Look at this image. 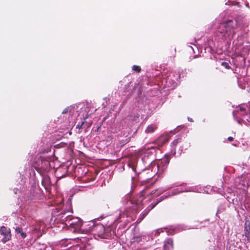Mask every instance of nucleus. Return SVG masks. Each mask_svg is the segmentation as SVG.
<instances>
[{"mask_svg": "<svg viewBox=\"0 0 250 250\" xmlns=\"http://www.w3.org/2000/svg\"><path fill=\"white\" fill-rule=\"evenodd\" d=\"M180 75L179 71H169L163 70L160 74H157V86L162 87L165 91L174 89L178 84Z\"/></svg>", "mask_w": 250, "mask_h": 250, "instance_id": "f257e3e1", "label": "nucleus"}, {"mask_svg": "<svg viewBox=\"0 0 250 250\" xmlns=\"http://www.w3.org/2000/svg\"><path fill=\"white\" fill-rule=\"evenodd\" d=\"M237 26L236 21L228 20L220 24L217 28V33L222 39L231 40L236 33Z\"/></svg>", "mask_w": 250, "mask_h": 250, "instance_id": "f03ea898", "label": "nucleus"}, {"mask_svg": "<svg viewBox=\"0 0 250 250\" xmlns=\"http://www.w3.org/2000/svg\"><path fill=\"white\" fill-rule=\"evenodd\" d=\"M145 190H143L138 194L132 197L127 202L128 208L126 210L131 213H137L142 208L143 201L145 199Z\"/></svg>", "mask_w": 250, "mask_h": 250, "instance_id": "7ed1b4c3", "label": "nucleus"}, {"mask_svg": "<svg viewBox=\"0 0 250 250\" xmlns=\"http://www.w3.org/2000/svg\"><path fill=\"white\" fill-rule=\"evenodd\" d=\"M72 213V210L71 211H62L59 216L62 221H65V224L70 228H74V231H75L80 229L83 223L80 218L73 217L70 214Z\"/></svg>", "mask_w": 250, "mask_h": 250, "instance_id": "20e7f679", "label": "nucleus"}, {"mask_svg": "<svg viewBox=\"0 0 250 250\" xmlns=\"http://www.w3.org/2000/svg\"><path fill=\"white\" fill-rule=\"evenodd\" d=\"M233 118L239 124H244L246 125L250 126V114L243 106L237 107L233 112Z\"/></svg>", "mask_w": 250, "mask_h": 250, "instance_id": "39448f33", "label": "nucleus"}, {"mask_svg": "<svg viewBox=\"0 0 250 250\" xmlns=\"http://www.w3.org/2000/svg\"><path fill=\"white\" fill-rule=\"evenodd\" d=\"M169 162V158L165 154L164 158L157 159V178L162 176V173L167 168Z\"/></svg>", "mask_w": 250, "mask_h": 250, "instance_id": "423d86ee", "label": "nucleus"}, {"mask_svg": "<svg viewBox=\"0 0 250 250\" xmlns=\"http://www.w3.org/2000/svg\"><path fill=\"white\" fill-rule=\"evenodd\" d=\"M0 235L3 237L1 241L2 243H5L9 241L11 239V234L10 229L4 226L0 227Z\"/></svg>", "mask_w": 250, "mask_h": 250, "instance_id": "0eeeda50", "label": "nucleus"}, {"mask_svg": "<svg viewBox=\"0 0 250 250\" xmlns=\"http://www.w3.org/2000/svg\"><path fill=\"white\" fill-rule=\"evenodd\" d=\"M170 137L168 134L162 135L157 139V148L159 146H162L167 141Z\"/></svg>", "mask_w": 250, "mask_h": 250, "instance_id": "6e6552de", "label": "nucleus"}, {"mask_svg": "<svg viewBox=\"0 0 250 250\" xmlns=\"http://www.w3.org/2000/svg\"><path fill=\"white\" fill-rule=\"evenodd\" d=\"M173 249V242L171 238L167 239L164 242V250H172Z\"/></svg>", "mask_w": 250, "mask_h": 250, "instance_id": "1a4fd4ad", "label": "nucleus"}, {"mask_svg": "<svg viewBox=\"0 0 250 250\" xmlns=\"http://www.w3.org/2000/svg\"><path fill=\"white\" fill-rule=\"evenodd\" d=\"M181 138L180 137H177L171 143V153L174 155H176L175 147L177 145L181 142Z\"/></svg>", "mask_w": 250, "mask_h": 250, "instance_id": "9d476101", "label": "nucleus"}, {"mask_svg": "<svg viewBox=\"0 0 250 250\" xmlns=\"http://www.w3.org/2000/svg\"><path fill=\"white\" fill-rule=\"evenodd\" d=\"M94 230L97 231L98 235L101 236L104 234L105 229L103 225L98 224L95 226Z\"/></svg>", "mask_w": 250, "mask_h": 250, "instance_id": "9b49d317", "label": "nucleus"}, {"mask_svg": "<svg viewBox=\"0 0 250 250\" xmlns=\"http://www.w3.org/2000/svg\"><path fill=\"white\" fill-rule=\"evenodd\" d=\"M41 161V168L44 170L48 169L50 166V162L45 158H42Z\"/></svg>", "mask_w": 250, "mask_h": 250, "instance_id": "f8f14e48", "label": "nucleus"}, {"mask_svg": "<svg viewBox=\"0 0 250 250\" xmlns=\"http://www.w3.org/2000/svg\"><path fill=\"white\" fill-rule=\"evenodd\" d=\"M15 232L17 233H20L22 238H25L26 237V234L25 232H23L21 228L17 227L15 228Z\"/></svg>", "mask_w": 250, "mask_h": 250, "instance_id": "ddd939ff", "label": "nucleus"}, {"mask_svg": "<svg viewBox=\"0 0 250 250\" xmlns=\"http://www.w3.org/2000/svg\"><path fill=\"white\" fill-rule=\"evenodd\" d=\"M245 235L247 239V241L250 243V227L245 228Z\"/></svg>", "mask_w": 250, "mask_h": 250, "instance_id": "4468645a", "label": "nucleus"}, {"mask_svg": "<svg viewBox=\"0 0 250 250\" xmlns=\"http://www.w3.org/2000/svg\"><path fill=\"white\" fill-rule=\"evenodd\" d=\"M42 184L44 187L50 184V178L48 177H44L42 181Z\"/></svg>", "mask_w": 250, "mask_h": 250, "instance_id": "2eb2a0df", "label": "nucleus"}, {"mask_svg": "<svg viewBox=\"0 0 250 250\" xmlns=\"http://www.w3.org/2000/svg\"><path fill=\"white\" fill-rule=\"evenodd\" d=\"M156 203H155V204H154V205H153L151 207V208H150V209H148L147 211H146V212L144 213L143 214V215H142V216L141 217V218H140L138 219V220H139V221H140H140H142V220H143V219L146 217V216L147 215L148 211L150 209H152V208H153L155 207V206H156Z\"/></svg>", "mask_w": 250, "mask_h": 250, "instance_id": "dca6fc26", "label": "nucleus"}, {"mask_svg": "<svg viewBox=\"0 0 250 250\" xmlns=\"http://www.w3.org/2000/svg\"><path fill=\"white\" fill-rule=\"evenodd\" d=\"M132 70L137 73H139L141 71V68L138 65H134L132 66Z\"/></svg>", "mask_w": 250, "mask_h": 250, "instance_id": "f3484780", "label": "nucleus"}, {"mask_svg": "<svg viewBox=\"0 0 250 250\" xmlns=\"http://www.w3.org/2000/svg\"><path fill=\"white\" fill-rule=\"evenodd\" d=\"M155 131V128L151 125L148 126L146 129L147 133H152Z\"/></svg>", "mask_w": 250, "mask_h": 250, "instance_id": "a211bd4d", "label": "nucleus"}, {"mask_svg": "<svg viewBox=\"0 0 250 250\" xmlns=\"http://www.w3.org/2000/svg\"><path fill=\"white\" fill-rule=\"evenodd\" d=\"M165 230L168 235H173L176 232V230L174 229H169L167 230V229H165Z\"/></svg>", "mask_w": 250, "mask_h": 250, "instance_id": "6ab92c4d", "label": "nucleus"}, {"mask_svg": "<svg viewBox=\"0 0 250 250\" xmlns=\"http://www.w3.org/2000/svg\"><path fill=\"white\" fill-rule=\"evenodd\" d=\"M221 65L225 67L227 69H229L230 68V66L229 65V63L227 62H222L221 63Z\"/></svg>", "mask_w": 250, "mask_h": 250, "instance_id": "aec40b11", "label": "nucleus"}, {"mask_svg": "<svg viewBox=\"0 0 250 250\" xmlns=\"http://www.w3.org/2000/svg\"><path fill=\"white\" fill-rule=\"evenodd\" d=\"M189 191H190V190L186 189V190H184L180 191L178 192L177 193H176L175 191H173L172 194H171V195H176V194H178L179 193H181V192H188Z\"/></svg>", "mask_w": 250, "mask_h": 250, "instance_id": "412c9836", "label": "nucleus"}, {"mask_svg": "<svg viewBox=\"0 0 250 250\" xmlns=\"http://www.w3.org/2000/svg\"><path fill=\"white\" fill-rule=\"evenodd\" d=\"M85 124V122H83L81 123V124H78L77 126H76V128H83V125H84Z\"/></svg>", "mask_w": 250, "mask_h": 250, "instance_id": "4be33fe9", "label": "nucleus"}, {"mask_svg": "<svg viewBox=\"0 0 250 250\" xmlns=\"http://www.w3.org/2000/svg\"><path fill=\"white\" fill-rule=\"evenodd\" d=\"M68 108H65L62 112V113L65 114L66 113L68 112Z\"/></svg>", "mask_w": 250, "mask_h": 250, "instance_id": "5701e85b", "label": "nucleus"}, {"mask_svg": "<svg viewBox=\"0 0 250 250\" xmlns=\"http://www.w3.org/2000/svg\"><path fill=\"white\" fill-rule=\"evenodd\" d=\"M228 140L229 141L231 142V141L233 140V138L232 137H229L228 138Z\"/></svg>", "mask_w": 250, "mask_h": 250, "instance_id": "b1692460", "label": "nucleus"}, {"mask_svg": "<svg viewBox=\"0 0 250 250\" xmlns=\"http://www.w3.org/2000/svg\"><path fill=\"white\" fill-rule=\"evenodd\" d=\"M155 192H156V190H152V192H151V194H155Z\"/></svg>", "mask_w": 250, "mask_h": 250, "instance_id": "393cba45", "label": "nucleus"}, {"mask_svg": "<svg viewBox=\"0 0 250 250\" xmlns=\"http://www.w3.org/2000/svg\"><path fill=\"white\" fill-rule=\"evenodd\" d=\"M188 120L190 122H193L192 119L189 117H188Z\"/></svg>", "mask_w": 250, "mask_h": 250, "instance_id": "a878e982", "label": "nucleus"}, {"mask_svg": "<svg viewBox=\"0 0 250 250\" xmlns=\"http://www.w3.org/2000/svg\"><path fill=\"white\" fill-rule=\"evenodd\" d=\"M247 91H248V92L249 93V95H250V88H249V89L247 90Z\"/></svg>", "mask_w": 250, "mask_h": 250, "instance_id": "bb28decb", "label": "nucleus"}, {"mask_svg": "<svg viewBox=\"0 0 250 250\" xmlns=\"http://www.w3.org/2000/svg\"><path fill=\"white\" fill-rule=\"evenodd\" d=\"M170 133H172V134H174V131H171L170 132Z\"/></svg>", "mask_w": 250, "mask_h": 250, "instance_id": "cd10ccee", "label": "nucleus"}, {"mask_svg": "<svg viewBox=\"0 0 250 250\" xmlns=\"http://www.w3.org/2000/svg\"><path fill=\"white\" fill-rule=\"evenodd\" d=\"M157 234L160 233V230L159 229H157Z\"/></svg>", "mask_w": 250, "mask_h": 250, "instance_id": "c85d7f7f", "label": "nucleus"}, {"mask_svg": "<svg viewBox=\"0 0 250 250\" xmlns=\"http://www.w3.org/2000/svg\"><path fill=\"white\" fill-rule=\"evenodd\" d=\"M186 185V184L185 183H183V184L181 185V186H185V185Z\"/></svg>", "mask_w": 250, "mask_h": 250, "instance_id": "c756f323", "label": "nucleus"}, {"mask_svg": "<svg viewBox=\"0 0 250 250\" xmlns=\"http://www.w3.org/2000/svg\"><path fill=\"white\" fill-rule=\"evenodd\" d=\"M162 201V200H160V201H158V200H157V204H158V203H159V202H160V201Z\"/></svg>", "mask_w": 250, "mask_h": 250, "instance_id": "7c9ffc66", "label": "nucleus"}]
</instances>
